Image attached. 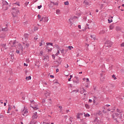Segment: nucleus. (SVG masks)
Instances as JSON below:
<instances>
[{
	"label": "nucleus",
	"mask_w": 124,
	"mask_h": 124,
	"mask_svg": "<svg viewBox=\"0 0 124 124\" xmlns=\"http://www.w3.org/2000/svg\"><path fill=\"white\" fill-rule=\"evenodd\" d=\"M19 10L17 8H13L12 9V14L13 15V17L14 18L17 17V14L19 13Z\"/></svg>",
	"instance_id": "nucleus-1"
},
{
	"label": "nucleus",
	"mask_w": 124,
	"mask_h": 124,
	"mask_svg": "<svg viewBox=\"0 0 124 124\" xmlns=\"http://www.w3.org/2000/svg\"><path fill=\"white\" fill-rule=\"evenodd\" d=\"M31 104H30L31 107L33 108L34 110H37L39 109V107H38V106L37 105L35 104V103H34V100L31 101Z\"/></svg>",
	"instance_id": "nucleus-2"
},
{
	"label": "nucleus",
	"mask_w": 124,
	"mask_h": 124,
	"mask_svg": "<svg viewBox=\"0 0 124 124\" xmlns=\"http://www.w3.org/2000/svg\"><path fill=\"white\" fill-rule=\"evenodd\" d=\"M9 7V4L6 1H3L2 9L3 10H7Z\"/></svg>",
	"instance_id": "nucleus-3"
},
{
	"label": "nucleus",
	"mask_w": 124,
	"mask_h": 124,
	"mask_svg": "<svg viewBox=\"0 0 124 124\" xmlns=\"http://www.w3.org/2000/svg\"><path fill=\"white\" fill-rule=\"evenodd\" d=\"M119 116H120V114H118V113H114L112 115V117L113 120L114 121H116V123H119V122H118V120L117 119L119 118Z\"/></svg>",
	"instance_id": "nucleus-4"
},
{
	"label": "nucleus",
	"mask_w": 124,
	"mask_h": 124,
	"mask_svg": "<svg viewBox=\"0 0 124 124\" xmlns=\"http://www.w3.org/2000/svg\"><path fill=\"white\" fill-rule=\"evenodd\" d=\"M112 45L113 44L110 41H107L105 43V46H106V47H108L109 48H110V47H112Z\"/></svg>",
	"instance_id": "nucleus-5"
},
{
	"label": "nucleus",
	"mask_w": 124,
	"mask_h": 124,
	"mask_svg": "<svg viewBox=\"0 0 124 124\" xmlns=\"http://www.w3.org/2000/svg\"><path fill=\"white\" fill-rule=\"evenodd\" d=\"M29 36H30V35H29L28 33H25L24 35V38H22L23 40L24 41H27L29 39Z\"/></svg>",
	"instance_id": "nucleus-6"
},
{
	"label": "nucleus",
	"mask_w": 124,
	"mask_h": 124,
	"mask_svg": "<svg viewBox=\"0 0 124 124\" xmlns=\"http://www.w3.org/2000/svg\"><path fill=\"white\" fill-rule=\"evenodd\" d=\"M56 62H58V64L57 65V67H58V66H59L60 65V64H61V63H62V58L59 57L58 59V60H57L56 61Z\"/></svg>",
	"instance_id": "nucleus-7"
},
{
	"label": "nucleus",
	"mask_w": 124,
	"mask_h": 124,
	"mask_svg": "<svg viewBox=\"0 0 124 124\" xmlns=\"http://www.w3.org/2000/svg\"><path fill=\"white\" fill-rule=\"evenodd\" d=\"M38 118V116H37V112H35L33 113L32 119V120H34V119H37Z\"/></svg>",
	"instance_id": "nucleus-8"
},
{
	"label": "nucleus",
	"mask_w": 124,
	"mask_h": 124,
	"mask_svg": "<svg viewBox=\"0 0 124 124\" xmlns=\"http://www.w3.org/2000/svg\"><path fill=\"white\" fill-rule=\"evenodd\" d=\"M43 22L45 23H47V22H48V18L47 17H43Z\"/></svg>",
	"instance_id": "nucleus-9"
},
{
	"label": "nucleus",
	"mask_w": 124,
	"mask_h": 124,
	"mask_svg": "<svg viewBox=\"0 0 124 124\" xmlns=\"http://www.w3.org/2000/svg\"><path fill=\"white\" fill-rule=\"evenodd\" d=\"M83 3L85 4V5H89L90 4V2H89L88 0H85L83 2Z\"/></svg>",
	"instance_id": "nucleus-10"
},
{
	"label": "nucleus",
	"mask_w": 124,
	"mask_h": 124,
	"mask_svg": "<svg viewBox=\"0 0 124 124\" xmlns=\"http://www.w3.org/2000/svg\"><path fill=\"white\" fill-rule=\"evenodd\" d=\"M91 38H93V39L94 40V41H95L96 40V36H95V35H91Z\"/></svg>",
	"instance_id": "nucleus-11"
},
{
	"label": "nucleus",
	"mask_w": 124,
	"mask_h": 124,
	"mask_svg": "<svg viewBox=\"0 0 124 124\" xmlns=\"http://www.w3.org/2000/svg\"><path fill=\"white\" fill-rule=\"evenodd\" d=\"M20 95H21L22 99L25 100V94L23 93H21Z\"/></svg>",
	"instance_id": "nucleus-12"
},
{
	"label": "nucleus",
	"mask_w": 124,
	"mask_h": 124,
	"mask_svg": "<svg viewBox=\"0 0 124 124\" xmlns=\"http://www.w3.org/2000/svg\"><path fill=\"white\" fill-rule=\"evenodd\" d=\"M10 43V44L12 43L13 45H12V46L13 47H14V46H15V45H16V41L12 42V41H11Z\"/></svg>",
	"instance_id": "nucleus-13"
},
{
	"label": "nucleus",
	"mask_w": 124,
	"mask_h": 124,
	"mask_svg": "<svg viewBox=\"0 0 124 124\" xmlns=\"http://www.w3.org/2000/svg\"><path fill=\"white\" fill-rule=\"evenodd\" d=\"M1 47H2L3 48H4L5 49H6V44H1L0 45Z\"/></svg>",
	"instance_id": "nucleus-14"
},
{
	"label": "nucleus",
	"mask_w": 124,
	"mask_h": 124,
	"mask_svg": "<svg viewBox=\"0 0 124 124\" xmlns=\"http://www.w3.org/2000/svg\"><path fill=\"white\" fill-rule=\"evenodd\" d=\"M11 60H13V61H15V58H14V54H11Z\"/></svg>",
	"instance_id": "nucleus-15"
},
{
	"label": "nucleus",
	"mask_w": 124,
	"mask_h": 124,
	"mask_svg": "<svg viewBox=\"0 0 124 124\" xmlns=\"http://www.w3.org/2000/svg\"><path fill=\"white\" fill-rule=\"evenodd\" d=\"M31 76L29 77H26V80H27V81H29V80H31Z\"/></svg>",
	"instance_id": "nucleus-16"
},
{
	"label": "nucleus",
	"mask_w": 124,
	"mask_h": 124,
	"mask_svg": "<svg viewBox=\"0 0 124 124\" xmlns=\"http://www.w3.org/2000/svg\"><path fill=\"white\" fill-rule=\"evenodd\" d=\"M2 31H8V29H7V27H5L4 28H2Z\"/></svg>",
	"instance_id": "nucleus-17"
},
{
	"label": "nucleus",
	"mask_w": 124,
	"mask_h": 124,
	"mask_svg": "<svg viewBox=\"0 0 124 124\" xmlns=\"http://www.w3.org/2000/svg\"><path fill=\"white\" fill-rule=\"evenodd\" d=\"M73 83L77 85V84H79V80H73Z\"/></svg>",
	"instance_id": "nucleus-18"
},
{
	"label": "nucleus",
	"mask_w": 124,
	"mask_h": 124,
	"mask_svg": "<svg viewBox=\"0 0 124 124\" xmlns=\"http://www.w3.org/2000/svg\"><path fill=\"white\" fill-rule=\"evenodd\" d=\"M46 46H49V45H50L51 46H53V43H46Z\"/></svg>",
	"instance_id": "nucleus-19"
},
{
	"label": "nucleus",
	"mask_w": 124,
	"mask_h": 124,
	"mask_svg": "<svg viewBox=\"0 0 124 124\" xmlns=\"http://www.w3.org/2000/svg\"><path fill=\"white\" fill-rule=\"evenodd\" d=\"M51 3H53V5H59V3H58V2H51Z\"/></svg>",
	"instance_id": "nucleus-20"
},
{
	"label": "nucleus",
	"mask_w": 124,
	"mask_h": 124,
	"mask_svg": "<svg viewBox=\"0 0 124 124\" xmlns=\"http://www.w3.org/2000/svg\"><path fill=\"white\" fill-rule=\"evenodd\" d=\"M61 12V11L59 9L56 10V14L58 15H60V13Z\"/></svg>",
	"instance_id": "nucleus-21"
},
{
	"label": "nucleus",
	"mask_w": 124,
	"mask_h": 124,
	"mask_svg": "<svg viewBox=\"0 0 124 124\" xmlns=\"http://www.w3.org/2000/svg\"><path fill=\"white\" fill-rule=\"evenodd\" d=\"M85 106L87 109H90V106H89L88 104H86Z\"/></svg>",
	"instance_id": "nucleus-22"
},
{
	"label": "nucleus",
	"mask_w": 124,
	"mask_h": 124,
	"mask_svg": "<svg viewBox=\"0 0 124 124\" xmlns=\"http://www.w3.org/2000/svg\"><path fill=\"white\" fill-rule=\"evenodd\" d=\"M80 115H82V113H78L77 116V119H80Z\"/></svg>",
	"instance_id": "nucleus-23"
},
{
	"label": "nucleus",
	"mask_w": 124,
	"mask_h": 124,
	"mask_svg": "<svg viewBox=\"0 0 124 124\" xmlns=\"http://www.w3.org/2000/svg\"><path fill=\"white\" fill-rule=\"evenodd\" d=\"M64 4L65 5H68V4H69V2H68V1H66L64 2Z\"/></svg>",
	"instance_id": "nucleus-24"
},
{
	"label": "nucleus",
	"mask_w": 124,
	"mask_h": 124,
	"mask_svg": "<svg viewBox=\"0 0 124 124\" xmlns=\"http://www.w3.org/2000/svg\"><path fill=\"white\" fill-rule=\"evenodd\" d=\"M36 123V121H31L30 122V124H35V123Z\"/></svg>",
	"instance_id": "nucleus-25"
},
{
	"label": "nucleus",
	"mask_w": 124,
	"mask_h": 124,
	"mask_svg": "<svg viewBox=\"0 0 124 124\" xmlns=\"http://www.w3.org/2000/svg\"><path fill=\"white\" fill-rule=\"evenodd\" d=\"M91 115H90V114L89 113H86L84 114V117H90Z\"/></svg>",
	"instance_id": "nucleus-26"
},
{
	"label": "nucleus",
	"mask_w": 124,
	"mask_h": 124,
	"mask_svg": "<svg viewBox=\"0 0 124 124\" xmlns=\"http://www.w3.org/2000/svg\"><path fill=\"white\" fill-rule=\"evenodd\" d=\"M48 48H49V46H46V51H48V52H50V49H48Z\"/></svg>",
	"instance_id": "nucleus-27"
},
{
	"label": "nucleus",
	"mask_w": 124,
	"mask_h": 124,
	"mask_svg": "<svg viewBox=\"0 0 124 124\" xmlns=\"http://www.w3.org/2000/svg\"><path fill=\"white\" fill-rule=\"evenodd\" d=\"M8 110H11V105H8Z\"/></svg>",
	"instance_id": "nucleus-28"
},
{
	"label": "nucleus",
	"mask_w": 124,
	"mask_h": 124,
	"mask_svg": "<svg viewBox=\"0 0 124 124\" xmlns=\"http://www.w3.org/2000/svg\"><path fill=\"white\" fill-rule=\"evenodd\" d=\"M112 78H113V79L114 80H116L117 79V78L116 77V76H115V75H112Z\"/></svg>",
	"instance_id": "nucleus-29"
},
{
	"label": "nucleus",
	"mask_w": 124,
	"mask_h": 124,
	"mask_svg": "<svg viewBox=\"0 0 124 124\" xmlns=\"http://www.w3.org/2000/svg\"><path fill=\"white\" fill-rule=\"evenodd\" d=\"M112 22H113V20L112 19H108V23L109 24H110V23H112Z\"/></svg>",
	"instance_id": "nucleus-30"
},
{
	"label": "nucleus",
	"mask_w": 124,
	"mask_h": 124,
	"mask_svg": "<svg viewBox=\"0 0 124 124\" xmlns=\"http://www.w3.org/2000/svg\"><path fill=\"white\" fill-rule=\"evenodd\" d=\"M117 112H118V113H120V114L122 113V111H121V110L118 108L117 109Z\"/></svg>",
	"instance_id": "nucleus-31"
},
{
	"label": "nucleus",
	"mask_w": 124,
	"mask_h": 124,
	"mask_svg": "<svg viewBox=\"0 0 124 124\" xmlns=\"http://www.w3.org/2000/svg\"><path fill=\"white\" fill-rule=\"evenodd\" d=\"M44 58H46V59H48V60L49 57V56H48V55H45V56H44Z\"/></svg>",
	"instance_id": "nucleus-32"
},
{
	"label": "nucleus",
	"mask_w": 124,
	"mask_h": 124,
	"mask_svg": "<svg viewBox=\"0 0 124 124\" xmlns=\"http://www.w3.org/2000/svg\"><path fill=\"white\" fill-rule=\"evenodd\" d=\"M38 27H34V31H38Z\"/></svg>",
	"instance_id": "nucleus-33"
},
{
	"label": "nucleus",
	"mask_w": 124,
	"mask_h": 124,
	"mask_svg": "<svg viewBox=\"0 0 124 124\" xmlns=\"http://www.w3.org/2000/svg\"><path fill=\"white\" fill-rule=\"evenodd\" d=\"M124 114H121V116L119 117V119H122L123 117H124Z\"/></svg>",
	"instance_id": "nucleus-34"
},
{
	"label": "nucleus",
	"mask_w": 124,
	"mask_h": 124,
	"mask_svg": "<svg viewBox=\"0 0 124 124\" xmlns=\"http://www.w3.org/2000/svg\"><path fill=\"white\" fill-rule=\"evenodd\" d=\"M71 48H72V49H73V46H68V48L69 49V50H71Z\"/></svg>",
	"instance_id": "nucleus-35"
},
{
	"label": "nucleus",
	"mask_w": 124,
	"mask_h": 124,
	"mask_svg": "<svg viewBox=\"0 0 124 124\" xmlns=\"http://www.w3.org/2000/svg\"><path fill=\"white\" fill-rule=\"evenodd\" d=\"M43 51L41 50L40 52V55H41V56H43Z\"/></svg>",
	"instance_id": "nucleus-36"
},
{
	"label": "nucleus",
	"mask_w": 124,
	"mask_h": 124,
	"mask_svg": "<svg viewBox=\"0 0 124 124\" xmlns=\"http://www.w3.org/2000/svg\"><path fill=\"white\" fill-rule=\"evenodd\" d=\"M69 66H68V64H66L64 67L65 68H68Z\"/></svg>",
	"instance_id": "nucleus-37"
},
{
	"label": "nucleus",
	"mask_w": 124,
	"mask_h": 124,
	"mask_svg": "<svg viewBox=\"0 0 124 124\" xmlns=\"http://www.w3.org/2000/svg\"><path fill=\"white\" fill-rule=\"evenodd\" d=\"M16 54H19L20 53V50H18V49H16Z\"/></svg>",
	"instance_id": "nucleus-38"
},
{
	"label": "nucleus",
	"mask_w": 124,
	"mask_h": 124,
	"mask_svg": "<svg viewBox=\"0 0 124 124\" xmlns=\"http://www.w3.org/2000/svg\"><path fill=\"white\" fill-rule=\"evenodd\" d=\"M75 78L77 80V81H79V78L78 77H75Z\"/></svg>",
	"instance_id": "nucleus-39"
},
{
	"label": "nucleus",
	"mask_w": 124,
	"mask_h": 124,
	"mask_svg": "<svg viewBox=\"0 0 124 124\" xmlns=\"http://www.w3.org/2000/svg\"><path fill=\"white\" fill-rule=\"evenodd\" d=\"M41 7H42V5H40V6H38V9H40V8H41Z\"/></svg>",
	"instance_id": "nucleus-40"
},
{
	"label": "nucleus",
	"mask_w": 124,
	"mask_h": 124,
	"mask_svg": "<svg viewBox=\"0 0 124 124\" xmlns=\"http://www.w3.org/2000/svg\"><path fill=\"white\" fill-rule=\"evenodd\" d=\"M61 53H63L64 52V49H62V50H61Z\"/></svg>",
	"instance_id": "nucleus-41"
},
{
	"label": "nucleus",
	"mask_w": 124,
	"mask_h": 124,
	"mask_svg": "<svg viewBox=\"0 0 124 124\" xmlns=\"http://www.w3.org/2000/svg\"><path fill=\"white\" fill-rule=\"evenodd\" d=\"M109 30H113V26H109Z\"/></svg>",
	"instance_id": "nucleus-42"
},
{
	"label": "nucleus",
	"mask_w": 124,
	"mask_h": 124,
	"mask_svg": "<svg viewBox=\"0 0 124 124\" xmlns=\"http://www.w3.org/2000/svg\"><path fill=\"white\" fill-rule=\"evenodd\" d=\"M50 78H55V76H54V75H50Z\"/></svg>",
	"instance_id": "nucleus-43"
},
{
	"label": "nucleus",
	"mask_w": 124,
	"mask_h": 124,
	"mask_svg": "<svg viewBox=\"0 0 124 124\" xmlns=\"http://www.w3.org/2000/svg\"><path fill=\"white\" fill-rule=\"evenodd\" d=\"M41 43L43 44V45H45V42L43 41H41Z\"/></svg>",
	"instance_id": "nucleus-44"
},
{
	"label": "nucleus",
	"mask_w": 124,
	"mask_h": 124,
	"mask_svg": "<svg viewBox=\"0 0 124 124\" xmlns=\"http://www.w3.org/2000/svg\"><path fill=\"white\" fill-rule=\"evenodd\" d=\"M51 56H52V57L53 60H55V55L52 54Z\"/></svg>",
	"instance_id": "nucleus-45"
},
{
	"label": "nucleus",
	"mask_w": 124,
	"mask_h": 124,
	"mask_svg": "<svg viewBox=\"0 0 124 124\" xmlns=\"http://www.w3.org/2000/svg\"><path fill=\"white\" fill-rule=\"evenodd\" d=\"M25 45H26V47H29V46H30V44L28 43H27Z\"/></svg>",
	"instance_id": "nucleus-46"
},
{
	"label": "nucleus",
	"mask_w": 124,
	"mask_h": 124,
	"mask_svg": "<svg viewBox=\"0 0 124 124\" xmlns=\"http://www.w3.org/2000/svg\"><path fill=\"white\" fill-rule=\"evenodd\" d=\"M29 2H26L25 3V5H26L27 6V5H28V4H29Z\"/></svg>",
	"instance_id": "nucleus-47"
},
{
	"label": "nucleus",
	"mask_w": 124,
	"mask_h": 124,
	"mask_svg": "<svg viewBox=\"0 0 124 124\" xmlns=\"http://www.w3.org/2000/svg\"><path fill=\"white\" fill-rule=\"evenodd\" d=\"M59 54H60V50H59L57 53L56 54V56H58V55H59Z\"/></svg>",
	"instance_id": "nucleus-48"
},
{
	"label": "nucleus",
	"mask_w": 124,
	"mask_h": 124,
	"mask_svg": "<svg viewBox=\"0 0 124 124\" xmlns=\"http://www.w3.org/2000/svg\"><path fill=\"white\" fill-rule=\"evenodd\" d=\"M27 113H28V110H25V111H24V113L23 115H25V114H27Z\"/></svg>",
	"instance_id": "nucleus-49"
},
{
	"label": "nucleus",
	"mask_w": 124,
	"mask_h": 124,
	"mask_svg": "<svg viewBox=\"0 0 124 124\" xmlns=\"http://www.w3.org/2000/svg\"><path fill=\"white\" fill-rule=\"evenodd\" d=\"M38 18H39V19H40V18H41V16L40 15H38Z\"/></svg>",
	"instance_id": "nucleus-50"
},
{
	"label": "nucleus",
	"mask_w": 124,
	"mask_h": 124,
	"mask_svg": "<svg viewBox=\"0 0 124 124\" xmlns=\"http://www.w3.org/2000/svg\"><path fill=\"white\" fill-rule=\"evenodd\" d=\"M83 91V93H87V90L84 89H82Z\"/></svg>",
	"instance_id": "nucleus-51"
},
{
	"label": "nucleus",
	"mask_w": 124,
	"mask_h": 124,
	"mask_svg": "<svg viewBox=\"0 0 124 124\" xmlns=\"http://www.w3.org/2000/svg\"><path fill=\"white\" fill-rule=\"evenodd\" d=\"M59 108L60 109H62V106H59Z\"/></svg>",
	"instance_id": "nucleus-52"
},
{
	"label": "nucleus",
	"mask_w": 124,
	"mask_h": 124,
	"mask_svg": "<svg viewBox=\"0 0 124 124\" xmlns=\"http://www.w3.org/2000/svg\"><path fill=\"white\" fill-rule=\"evenodd\" d=\"M39 44H40V46H42V45H43V44L42 42L39 43Z\"/></svg>",
	"instance_id": "nucleus-53"
},
{
	"label": "nucleus",
	"mask_w": 124,
	"mask_h": 124,
	"mask_svg": "<svg viewBox=\"0 0 124 124\" xmlns=\"http://www.w3.org/2000/svg\"><path fill=\"white\" fill-rule=\"evenodd\" d=\"M56 72H59L60 71V70L59 69H56Z\"/></svg>",
	"instance_id": "nucleus-54"
},
{
	"label": "nucleus",
	"mask_w": 124,
	"mask_h": 124,
	"mask_svg": "<svg viewBox=\"0 0 124 124\" xmlns=\"http://www.w3.org/2000/svg\"><path fill=\"white\" fill-rule=\"evenodd\" d=\"M43 21V17L41 18V19L40 20V22Z\"/></svg>",
	"instance_id": "nucleus-55"
},
{
	"label": "nucleus",
	"mask_w": 124,
	"mask_h": 124,
	"mask_svg": "<svg viewBox=\"0 0 124 124\" xmlns=\"http://www.w3.org/2000/svg\"><path fill=\"white\" fill-rule=\"evenodd\" d=\"M92 101L93 100L92 99H89V102H90V103H91Z\"/></svg>",
	"instance_id": "nucleus-56"
},
{
	"label": "nucleus",
	"mask_w": 124,
	"mask_h": 124,
	"mask_svg": "<svg viewBox=\"0 0 124 124\" xmlns=\"http://www.w3.org/2000/svg\"><path fill=\"white\" fill-rule=\"evenodd\" d=\"M102 2L105 3V2H106V0H102Z\"/></svg>",
	"instance_id": "nucleus-57"
},
{
	"label": "nucleus",
	"mask_w": 124,
	"mask_h": 124,
	"mask_svg": "<svg viewBox=\"0 0 124 124\" xmlns=\"http://www.w3.org/2000/svg\"><path fill=\"white\" fill-rule=\"evenodd\" d=\"M78 29H81V25H78Z\"/></svg>",
	"instance_id": "nucleus-58"
},
{
	"label": "nucleus",
	"mask_w": 124,
	"mask_h": 124,
	"mask_svg": "<svg viewBox=\"0 0 124 124\" xmlns=\"http://www.w3.org/2000/svg\"><path fill=\"white\" fill-rule=\"evenodd\" d=\"M24 66H28V64H26V63H24Z\"/></svg>",
	"instance_id": "nucleus-59"
},
{
	"label": "nucleus",
	"mask_w": 124,
	"mask_h": 124,
	"mask_svg": "<svg viewBox=\"0 0 124 124\" xmlns=\"http://www.w3.org/2000/svg\"><path fill=\"white\" fill-rule=\"evenodd\" d=\"M89 78H86V82H89Z\"/></svg>",
	"instance_id": "nucleus-60"
},
{
	"label": "nucleus",
	"mask_w": 124,
	"mask_h": 124,
	"mask_svg": "<svg viewBox=\"0 0 124 124\" xmlns=\"http://www.w3.org/2000/svg\"><path fill=\"white\" fill-rule=\"evenodd\" d=\"M66 112V113H68V112H69V109H67Z\"/></svg>",
	"instance_id": "nucleus-61"
},
{
	"label": "nucleus",
	"mask_w": 124,
	"mask_h": 124,
	"mask_svg": "<svg viewBox=\"0 0 124 124\" xmlns=\"http://www.w3.org/2000/svg\"><path fill=\"white\" fill-rule=\"evenodd\" d=\"M68 81H71V78H68Z\"/></svg>",
	"instance_id": "nucleus-62"
},
{
	"label": "nucleus",
	"mask_w": 124,
	"mask_h": 124,
	"mask_svg": "<svg viewBox=\"0 0 124 124\" xmlns=\"http://www.w3.org/2000/svg\"><path fill=\"white\" fill-rule=\"evenodd\" d=\"M95 12H98V9H96Z\"/></svg>",
	"instance_id": "nucleus-63"
},
{
	"label": "nucleus",
	"mask_w": 124,
	"mask_h": 124,
	"mask_svg": "<svg viewBox=\"0 0 124 124\" xmlns=\"http://www.w3.org/2000/svg\"><path fill=\"white\" fill-rule=\"evenodd\" d=\"M4 106H6V103H4Z\"/></svg>",
	"instance_id": "nucleus-64"
}]
</instances>
